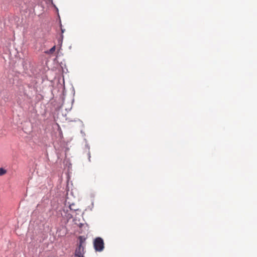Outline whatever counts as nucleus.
Masks as SVG:
<instances>
[{"instance_id":"f257e3e1","label":"nucleus","mask_w":257,"mask_h":257,"mask_svg":"<svg viewBox=\"0 0 257 257\" xmlns=\"http://www.w3.org/2000/svg\"><path fill=\"white\" fill-rule=\"evenodd\" d=\"M93 245L96 251H101L104 248V242L101 237H96L94 240Z\"/></svg>"},{"instance_id":"f03ea898","label":"nucleus","mask_w":257,"mask_h":257,"mask_svg":"<svg viewBox=\"0 0 257 257\" xmlns=\"http://www.w3.org/2000/svg\"><path fill=\"white\" fill-rule=\"evenodd\" d=\"M84 246L83 245H79L76 248L75 252V257H84Z\"/></svg>"},{"instance_id":"7ed1b4c3","label":"nucleus","mask_w":257,"mask_h":257,"mask_svg":"<svg viewBox=\"0 0 257 257\" xmlns=\"http://www.w3.org/2000/svg\"><path fill=\"white\" fill-rule=\"evenodd\" d=\"M78 238L79 240V245H83V243L85 242V238L82 236H80Z\"/></svg>"},{"instance_id":"20e7f679","label":"nucleus","mask_w":257,"mask_h":257,"mask_svg":"<svg viewBox=\"0 0 257 257\" xmlns=\"http://www.w3.org/2000/svg\"><path fill=\"white\" fill-rule=\"evenodd\" d=\"M7 170L3 168H0V176H2L6 174Z\"/></svg>"},{"instance_id":"39448f33","label":"nucleus","mask_w":257,"mask_h":257,"mask_svg":"<svg viewBox=\"0 0 257 257\" xmlns=\"http://www.w3.org/2000/svg\"><path fill=\"white\" fill-rule=\"evenodd\" d=\"M55 49H56L55 46H54L52 48H51L50 49V53H53L55 51Z\"/></svg>"},{"instance_id":"423d86ee","label":"nucleus","mask_w":257,"mask_h":257,"mask_svg":"<svg viewBox=\"0 0 257 257\" xmlns=\"http://www.w3.org/2000/svg\"><path fill=\"white\" fill-rule=\"evenodd\" d=\"M61 32L62 33L64 32V30H63L62 28H61Z\"/></svg>"}]
</instances>
